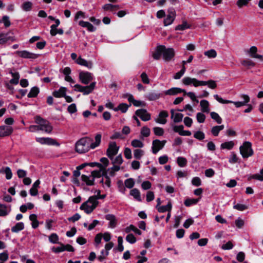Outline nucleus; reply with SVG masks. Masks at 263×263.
<instances>
[{"mask_svg":"<svg viewBox=\"0 0 263 263\" xmlns=\"http://www.w3.org/2000/svg\"><path fill=\"white\" fill-rule=\"evenodd\" d=\"M4 173L6 174V178L7 180L11 179L12 177V173L9 167L7 166L5 168Z\"/></svg>","mask_w":263,"mask_h":263,"instance_id":"obj_56","label":"nucleus"},{"mask_svg":"<svg viewBox=\"0 0 263 263\" xmlns=\"http://www.w3.org/2000/svg\"><path fill=\"white\" fill-rule=\"evenodd\" d=\"M159 118L156 120L157 123L164 124V110H162L159 114Z\"/></svg>","mask_w":263,"mask_h":263,"instance_id":"obj_58","label":"nucleus"},{"mask_svg":"<svg viewBox=\"0 0 263 263\" xmlns=\"http://www.w3.org/2000/svg\"><path fill=\"white\" fill-rule=\"evenodd\" d=\"M214 98L219 103L222 104L233 103L236 107H240L245 105L250 101V98L248 95H242L241 97L244 99L242 102H233L230 100H224L220 97L218 95H214Z\"/></svg>","mask_w":263,"mask_h":263,"instance_id":"obj_2","label":"nucleus"},{"mask_svg":"<svg viewBox=\"0 0 263 263\" xmlns=\"http://www.w3.org/2000/svg\"><path fill=\"white\" fill-rule=\"evenodd\" d=\"M91 177L90 176H88L85 175H82L81 176V180L85 183V184L87 186H91L95 185L94 179H90V178Z\"/></svg>","mask_w":263,"mask_h":263,"instance_id":"obj_27","label":"nucleus"},{"mask_svg":"<svg viewBox=\"0 0 263 263\" xmlns=\"http://www.w3.org/2000/svg\"><path fill=\"white\" fill-rule=\"evenodd\" d=\"M192 183L194 186H199L201 184V179L198 177H194L192 180Z\"/></svg>","mask_w":263,"mask_h":263,"instance_id":"obj_64","label":"nucleus"},{"mask_svg":"<svg viewBox=\"0 0 263 263\" xmlns=\"http://www.w3.org/2000/svg\"><path fill=\"white\" fill-rule=\"evenodd\" d=\"M32 4L30 2H26L22 4V9L25 11H29L31 9Z\"/></svg>","mask_w":263,"mask_h":263,"instance_id":"obj_49","label":"nucleus"},{"mask_svg":"<svg viewBox=\"0 0 263 263\" xmlns=\"http://www.w3.org/2000/svg\"><path fill=\"white\" fill-rule=\"evenodd\" d=\"M130 195L133 196L134 197V198L136 199L137 201H142V199L141 198L140 192L139 191V190H138L137 189L135 188V189H132L130 191Z\"/></svg>","mask_w":263,"mask_h":263,"instance_id":"obj_29","label":"nucleus"},{"mask_svg":"<svg viewBox=\"0 0 263 263\" xmlns=\"http://www.w3.org/2000/svg\"><path fill=\"white\" fill-rule=\"evenodd\" d=\"M141 135L145 137H147L149 136L150 134V129L146 126H144L142 128L141 130Z\"/></svg>","mask_w":263,"mask_h":263,"instance_id":"obj_57","label":"nucleus"},{"mask_svg":"<svg viewBox=\"0 0 263 263\" xmlns=\"http://www.w3.org/2000/svg\"><path fill=\"white\" fill-rule=\"evenodd\" d=\"M120 167L119 165H114L112 167L109 168V174L110 176L114 177L115 176V172H118L120 170Z\"/></svg>","mask_w":263,"mask_h":263,"instance_id":"obj_46","label":"nucleus"},{"mask_svg":"<svg viewBox=\"0 0 263 263\" xmlns=\"http://www.w3.org/2000/svg\"><path fill=\"white\" fill-rule=\"evenodd\" d=\"M191 25L189 24L187 22L183 21L182 24L178 25L175 28L176 30H184L186 29L190 28Z\"/></svg>","mask_w":263,"mask_h":263,"instance_id":"obj_36","label":"nucleus"},{"mask_svg":"<svg viewBox=\"0 0 263 263\" xmlns=\"http://www.w3.org/2000/svg\"><path fill=\"white\" fill-rule=\"evenodd\" d=\"M37 215L35 214H31L29 215V220L31 221L32 228L34 229H36L40 224V222L37 219Z\"/></svg>","mask_w":263,"mask_h":263,"instance_id":"obj_21","label":"nucleus"},{"mask_svg":"<svg viewBox=\"0 0 263 263\" xmlns=\"http://www.w3.org/2000/svg\"><path fill=\"white\" fill-rule=\"evenodd\" d=\"M8 214L7 206L5 204L0 203V216H6Z\"/></svg>","mask_w":263,"mask_h":263,"instance_id":"obj_48","label":"nucleus"},{"mask_svg":"<svg viewBox=\"0 0 263 263\" xmlns=\"http://www.w3.org/2000/svg\"><path fill=\"white\" fill-rule=\"evenodd\" d=\"M154 134L156 136H162L164 134V130L162 128L159 127H155L153 128Z\"/></svg>","mask_w":263,"mask_h":263,"instance_id":"obj_61","label":"nucleus"},{"mask_svg":"<svg viewBox=\"0 0 263 263\" xmlns=\"http://www.w3.org/2000/svg\"><path fill=\"white\" fill-rule=\"evenodd\" d=\"M196 118L199 123H203L205 119V116L202 112H198Z\"/></svg>","mask_w":263,"mask_h":263,"instance_id":"obj_62","label":"nucleus"},{"mask_svg":"<svg viewBox=\"0 0 263 263\" xmlns=\"http://www.w3.org/2000/svg\"><path fill=\"white\" fill-rule=\"evenodd\" d=\"M2 22L4 24V26L6 28H8L11 25L9 17L7 15L3 16L2 19L0 20V23Z\"/></svg>","mask_w":263,"mask_h":263,"instance_id":"obj_42","label":"nucleus"},{"mask_svg":"<svg viewBox=\"0 0 263 263\" xmlns=\"http://www.w3.org/2000/svg\"><path fill=\"white\" fill-rule=\"evenodd\" d=\"M194 137L199 140H202L205 138L204 134L201 131H197L194 134Z\"/></svg>","mask_w":263,"mask_h":263,"instance_id":"obj_55","label":"nucleus"},{"mask_svg":"<svg viewBox=\"0 0 263 263\" xmlns=\"http://www.w3.org/2000/svg\"><path fill=\"white\" fill-rule=\"evenodd\" d=\"M15 54L22 58L29 59H35L41 55L40 54L30 52L27 50H17L15 52Z\"/></svg>","mask_w":263,"mask_h":263,"instance_id":"obj_6","label":"nucleus"},{"mask_svg":"<svg viewBox=\"0 0 263 263\" xmlns=\"http://www.w3.org/2000/svg\"><path fill=\"white\" fill-rule=\"evenodd\" d=\"M198 201V199L188 198L184 201V204L186 206H189L191 205L196 204Z\"/></svg>","mask_w":263,"mask_h":263,"instance_id":"obj_51","label":"nucleus"},{"mask_svg":"<svg viewBox=\"0 0 263 263\" xmlns=\"http://www.w3.org/2000/svg\"><path fill=\"white\" fill-rule=\"evenodd\" d=\"M35 122L36 124H39L40 130L45 131L47 133H50L53 127L51 125L50 122L40 117V116H36L35 117Z\"/></svg>","mask_w":263,"mask_h":263,"instance_id":"obj_3","label":"nucleus"},{"mask_svg":"<svg viewBox=\"0 0 263 263\" xmlns=\"http://www.w3.org/2000/svg\"><path fill=\"white\" fill-rule=\"evenodd\" d=\"M234 146V143L232 141L226 142L222 143L220 145V147L222 149H231Z\"/></svg>","mask_w":263,"mask_h":263,"instance_id":"obj_35","label":"nucleus"},{"mask_svg":"<svg viewBox=\"0 0 263 263\" xmlns=\"http://www.w3.org/2000/svg\"><path fill=\"white\" fill-rule=\"evenodd\" d=\"M210 115L212 119L215 120L218 124L221 123L222 119L217 113L212 111L210 113Z\"/></svg>","mask_w":263,"mask_h":263,"instance_id":"obj_39","label":"nucleus"},{"mask_svg":"<svg viewBox=\"0 0 263 263\" xmlns=\"http://www.w3.org/2000/svg\"><path fill=\"white\" fill-rule=\"evenodd\" d=\"M105 219L109 221V226L110 228H114L116 227L117 220L114 215L107 214L105 215Z\"/></svg>","mask_w":263,"mask_h":263,"instance_id":"obj_20","label":"nucleus"},{"mask_svg":"<svg viewBox=\"0 0 263 263\" xmlns=\"http://www.w3.org/2000/svg\"><path fill=\"white\" fill-rule=\"evenodd\" d=\"M59 236L56 233H52L49 236V241L52 243L57 244L59 243Z\"/></svg>","mask_w":263,"mask_h":263,"instance_id":"obj_38","label":"nucleus"},{"mask_svg":"<svg viewBox=\"0 0 263 263\" xmlns=\"http://www.w3.org/2000/svg\"><path fill=\"white\" fill-rule=\"evenodd\" d=\"M16 40L15 36H10L9 33H0V45H4L8 41H11L14 42Z\"/></svg>","mask_w":263,"mask_h":263,"instance_id":"obj_14","label":"nucleus"},{"mask_svg":"<svg viewBox=\"0 0 263 263\" xmlns=\"http://www.w3.org/2000/svg\"><path fill=\"white\" fill-rule=\"evenodd\" d=\"M131 144L134 147H139V148H141L144 145L143 142L138 139L133 140L132 141Z\"/></svg>","mask_w":263,"mask_h":263,"instance_id":"obj_47","label":"nucleus"},{"mask_svg":"<svg viewBox=\"0 0 263 263\" xmlns=\"http://www.w3.org/2000/svg\"><path fill=\"white\" fill-rule=\"evenodd\" d=\"M126 240L131 244H133L136 242V238L133 234L130 233L126 237Z\"/></svg>","mask_w":263,"mask_h":263,"instance_id":"obj_50","label":"nucleus"},{"mask_svg":"<svg viewBox=\"0 0 263 263\" xmlns=\"http://www.w3.org/2000/svg\"><path fill=\"white\" fill-rule=\"evenodd\" d=\"M96 197V196H95L94 195L90 196L87 200V202L91 203L92 205L90 207V210H89V211H86V214H89L91 213L97 207L99 204V201Z\"/></svg>","mask_w":263,"mask_h":263,"instance_id":"obj_15","label":"nucleus"},{"mask_svg":"<svg viewBox=\"0 0 263 263\" xmlns=\"http://www.w3.org/2000/svg\"><path fill=\"white\" fill-rule=\"evenodd\" d=\"M200 105L201 108V111L203 112H209V102L206 100H202L200 102Z\"/></svg>","mask_w":263,"mask_h":263,"instance_id":"obj_26","label":"nucleus"},{"mask_svg":"<svg viewBox=\"0 0 263 263\" xmlns=\"http://www.w3.org/2000/svg\"><path fill=\"white\" fill-rule=\"evenodd\" d=\"M175 51L173 48H165V62L174 60Z\"/></svg>","mask_w":263,"mask_h":263,"instance_id":"obj_16","label":"nucleus"},{"mask_svg":"<svg viewBox=\"0 0 263 263\" xmlns=\"http://www.w3.org/2000/svg\"><path fill=\"white\" fill-rule=\"evenodd\" d=\"M146 97L150 101H154L159 98V95L154 92H151L146 95Z\"/></svg>","mask_w":263,"mask_h":263,"instance_id":"obj_40","label":"nucleus"},{"mask_svg":"<svg viewBox=\"0 0 263 263\" xmlns=\"http://www.w3.org/2000/svg\"><path fill=\"white\" fill-rule=\"evenodd\" d=\"M257 48L256 46H252L249 51L250 56L253 58H256L260 60H262L263 56L256 53Z\"/></svg>","mask_w":263,"mask_h":263,"instance_id":"obj_22","label":"nucleus"},{"mask_svg":"<svg viewBox=\"0 0 263 263\" xmlns=\"http://www.w3.org/2000/svg\"><path fill=\"white\" fill-rule=\"evenodd\" d=\"M176 16V11L173 8L168 9L167 14L165 15V26L173 23Z\"/></svg>","mask_w":263,"mask_h":263,"instance_id":"obj_9","label":"nucleus"},{"mask_svg":"<svg viewBox=\"0 0 263 263\" xmlns=\"http://www.w3.org/2000/svg\"><path fill=\"white\" fill-rule=\"evenodd\" d=\"M181 92L186 93V91L180 88L173 87L165 91V95L174 96Z\"/></svg>","mask_w":263,"mask_h":263,"instance_id":"obj_18","label":"nucleus"},{"mask_svg":"<svg viewBox=\"0 0 263 263\" xmlns=\"http://www.w3.org/2000/svg\"><path fill=\"white\" fill-rule=\"evenodd\" d=\"M182 83L185 85H190L193 84L195 87L200 86L201 84L203 83L201 82V81L198 80L195 78H192L189 77H184L182 80Z\"/></svg>","mask_w":263,"mask_h":263,"instance_id":"obj_8","label":"nucleus"},{"mask_svg":"<svg viewBox=\"0 0 263 263\" xmlns=\"http://www.w3.org/2000/svg\"><path fill=\"white\" fill-rule=\"evenodd\" d=\"M102 177H104L106 179L105 184L108 187H110L111 186V180L109 176L108 175L107 170H106V168L104 170V171H103V174H102Z\"/></svg>","mask_w":263,"mask_h":263,"instance_id":"obj_34","label":"nucleus"},{"mask_svg":"<svg viewBox=\"0 0 263 263\" xmlns=\"http://www.w3.org/2000/svg\"><path fill=\"white\" fill-rule=\"evenodd\" d=\"M117 185L119 191L122 193L124 194L126 191V189L123 181L121 180H118L117 181Z\"/></svg>","mask_w":263,"mask_h":263,"instance_id":"obj_53","label":"nucleus"},{"mask_svg":"<svg viewBox=\"0 0 263 263\" xmlns=\"http://www.w3.org/2000/svg\"><path fill=\"white\" fill-rule=\"evenodd\" d=\"M137 116L139 117L142 121H147L151 120V114L148 113L145 109H139L135 112Z\"/></svg>","mask_w":263,"mask_h":263,"instance_id":"obj_10","label":"nucleus"},{"mask_svg":"<svg viewBox=\"0 0 263 263\" xmlns=\"http://www.w3.org/2000/svg\"><path fill=\"white\" fill-rule=\"evenodd\" d=\"M224 127L223 125L213 126L211 129V133L214 136L217 137L219 132L224 129Z\"/></svg>","mask_w":263,"mask_h":263,"instance_id":"obj_30","label":"nucleus"},{"mask_svg":"<svg viewBox=\"0 0 263 263\" xmlns=\"http://www.w3.org/2000/svg\"><path fill=\"white\" fill-rule=\"evenodd\" d=\"M67 111L70 114H73L77 111L76 104L72 103L68 106Z\"/></svg>","mask_w":263,"mask_h":263,"instance_id":"obj_63","label":"nucleus"},{"mask_svg":"<svg viewBox=\"0 0 263 263\" xmlns=\"http://www.w3.org/2000/svg\"><path fill=\"white\" fill-rule=\"evenodd\" d=\"M124 184L126 187L132 189L134 186L135 181L133 178H128L125 180Z\"/></svg>","mask_w":263,"mask_h":263,"instance_id":"obj_45","label":"nucleus"},{"mask_svg":"<svg viewBox=\"0 0 263 263\" xmlns=\"http://www.w3.org/2000/svg\"><path fill=\"white\" fill-rule=\"evenodd\" d=\"M143 151L140 149H136L134 151V158L136 159H140L143 155Z\"/></svg>","mask_w":263,"mask_h":263,"instance_id":"obj_43","label":"nucleus"},{"mask_svg":"<svg viewBox=\"0 0 263 263\" xmlns=\"http://www.w3.org/2000/svg\"><path fill=\"white\" fill-rule=\"evenodd\" d=\"M24 229V224L23 222L16 223V224L11 228V231L13 233H18Z\"/></svg>","mask_w":263,"mask_h":263,"instance_id":"obj_32","label":"nucleus"},{"mask_svg":"<svg viewBox=\"0 0 263 263\" xmlns=\"http://www.w3.org/2000/svg\"><path fill=\"white\" fill-rule=\"evenodd\" d=\"M242 65L249 68L255 65L254 63L250 60H245L241 62Z\"/></svg>","mask_w":263,"mask_h":263,"instance_id":"obj_52","label":"nucleus"},{"mask_svg":"<svg viewBox=\"0 0 263 263\" xmlns=\"http://www.w3.org/2000/svg\"><path fill=\"white\" fill-rule=\"evenodd\" d=\"M130 105H131V104L128 105L126 103H122L119 104V105L118 106V107L114 109V110L115 111L120 110L122 113H125L127 111L128 107Z\"/></svg>","mask_w":263,"mask_h":263,"instance_id":"obj_28","label":"nucleus"},{"mask_svg":"<svg viewBox=\"0 0 263 263\" xmlns=\"http://www.w3.org/2000/svg\"><path fill=\"white\" fill-rule=\"evenodd\" d=\"M164 58V45L158 46L153 53V57L155 60H159L161 56Z\"/></svg>","mask_w":263,"mask_h":263,"instance_id":"obj_12","label":"nucleus"},{"mask_svg":"<svg viewBox=\"0 0 263 263\" xmlns=\"http://www.w3.org/2000/svg\"><path fill=\"white\" fill-rule=\"evenodd\" d=\"M76 62L77 64L80 65L84 66L89 69H91L92 67V63L91 62H88L86 60L82 58L81 57H79L77 59Z\"/></svg>","mask_w":263,"mask_h":263,"instance_id":"obj_19","label":"nucleus"},{"mask_svg":"<svg viewBox=\"0 0 263 263\" xmlns=\"http://www.w3.org/2000/svg\"><path fill=\"white\" fill-rule=\"evenodd\" d=\"M118 250L121 252L124 250V247L123 246V238L121 236H119L118 238Z\"/></svg>","mask_w":263,"mask_h":263,"instance_id":"obj_54","label":"nucleus"},{"mask_svg":"<svg viewBox=\"0 0 263 263\" xmlns=\"http://www.w3.org/2000/svg\"><path fill=\"white\" fill-rule=\"evenodd\" d=\"M204 54L209 58H214L217 56L216 51L214 49H211L205 51Z\"/></svg>","mask_w":263,"mask_h":263,"instance_id":"obj_44","label":"nucleus"},{"mask_svg":"<svg viewBox=\"0 0 263 263\" xmlns=\"http://www.w3.org/2000/svg\"><path fill=\"white\" fill-rule=\"evenodd\" d=\"M58 244H59L61 246L57 247H53L51 248L52 251L55 253H59L60 252L64 251V244L61 242H59Z\"/></svg>","mask_w":263,"mask_h":263,"instance_id":"obj_41","label":"nucleus"},{"mask_svg":"<svg viewBox=\"0 0 263 263\" xmlns=\"http://www.w3.org/2000/svg\"><path fill=\"white\" fill-rule=\"evenodd\" d=\"M13 131L12 127L6 125L0 126V138L10 135Z\"/></svg>","mask_w":263,"mask_h":263,"instance_id":"obj_13","label":"nucleus"},{"mask_svg":"<svg viewBox=\"0 0 263 263\" xmlns=\"http://www.w3.org/2000/svg\"><path fill=\"white\" fill-rule=\"evenodd\" d=\"M251 146L250 142L246 141L240 147V153L243 158H248L253 155L254 152Z\"/></svg>","mask_w":263,"mask_h":263,"instance_id":"obj_4","label":"nucleus"},{"mask_svg":"<svg viewBox=\"0 0 263 263\" xmlns=\"http://www.w3.org/2000/svg\"><path fill=\"white\" fill-rule=\"evenodd\" d=\"M201 82L203 83V84H201L200 86L208 85V87L211 89H215L217 87V84L215 81L210 80L208 81H201Z\"/></svg>","mask_w":263,"mask_h":263,"instance_id":"obj_33","label":"nucleus"},{"mask_svg":"<svg viewBox=\"0 0 263 263\" xmlns=\"http://www.w3.org/2000/svg\"><path fill=\"white\" fill-rule=\"evenodd\" d=\"M10 73L12 75V77H13L12 79H11L9 83L12 84L16 85L19 82V79H20V74L18 72H11Z\"/></svg>","mask_w":263,"mask_h":263,"instance_id":"obj_31","label":"nucleus"},{"mask_svg":"<svg viewBox=\"0 0 263 263\" xmlns=\"http://www.w3.org/2000/svg\"><path fill=\"white\" fill-rule=\"evenodd\" d=\"M40 88L37 86L32 87L28 93L27 97L29 98H35L40 93Z\"/></svg>","mask_w":263,"mask_h":263,"instance_id":"obj_25","label":"nucleus"},{"mask_svg":"<svg viewBox=\"0 0 263 263\" xmlns=\"http://www.w3.org/2000/svg\"><path fill=\"white\" fill-rule=\"evenodd\" d=\"M67 88L65 87H61L58 90H55L52 92V95L55 98H62L65 96Z\"/></svg>","mask_w":263,"mask_h":263,"instance_id":"obj_17","label":"nucleus"},{"mask_svg":"<svg viewBox=\"0 0 263 263\" xmlns=\"http://www.w3.org/2000/svg\"><path fill=\"white\" fill-rule=\"evenodd\" d=\"M164 145V140L162 141L156 139L153 141L152 152L154 154H156L161 149Z\"/></svg>","mask_w":263,"mask_h":263,"instance_id":"obj_11","label":"nucleus"},{"mask_svg":"<svg viewBox=\"0 0 263 263\" xmlns=\"http://www.w3.org/2000/svg\"><path fill=\"white\" fill-rule=\"evenodd\" d=\"M102 135L97 134L95 137V142H92L93 139L85 137L79 139L75 144V150L80 154L88 152L90 149H95L101 143Z\"/></svg>","mask_w":263,"mask_h":263,"instance_id":"obj_1","label":"nucleus"},{"mask_svg":"<svg viewBox=\"0 0 263 263\" xmlns=\"http://www.w3.org/2000/svg\"><path fill=\"white\" fill-rule=\"evenodd\" d=\"M123 158L121 154L117 156L114 160H112V163L115 165V164H121L123 163Z\"/></svg>","mask_w":263,"mask_h":263,"instance_id":"obj_60","label":"nucleus"},{"mask_svg":"<svg viewBox=\"0 0 263 263\" xmlns=\"http://www.w3.org/2000/svg\"><path fill=\"white\" fill-rule=\"evenodd\" d=\"M177 163L180 167H184L186 165L187 160L185 158L178 157L177 158Z\"/></svg>","mask_w":263,"mask_h":263,"instance_id":"obj_59","label":"nucleus"},{"mask_svg":"<svg viewBox=\"0 0 263 263\" xmlns=\"http://www.w3.org/2000/svg\"><path fill=\"white\" fill-rule=\"evenodd\" d=\"M79 78L81 83L85 85L88 84L93 80L92 74L88 71H81Z\"/></svg>","mask_w":263,"mask_h":263,"instance_id":"obj_7","label":"nucleus"},{"mask_svg":"<svg viewBox=\"0 0 263 263\" xmlns=\"http://www.w3.org/2000/svg\"><path fill=\"white\" fill-rule=\"evenodd\" d=\"M45 144L48 145H56L58 146L60 145V143H59L55 139L49 137L46 138Z\"/></svg>","mask_w":263,"mask_h":263,"instance_id":"obj_37","label":"nucleus"},{"mask_svg":"<svg viewBox=\"0 0 263 263\" xmlns=\"http://www.w3.org/2000/svg\"><path fill=\"white\" fill-rule=\"evenodd\" d=\"M183 117V114L179 112H175L173 110L171 111V118L173 119L174 122L178 123L181 122Z\"/></svg>","mask_w":263,"mask_h":263,"instance_id":"obj_23","label":"nucleus"},{"mask_svg":"<svg viewBox=\"0 0 263 263\" xmlns=\"http://www.w3.org/2000/svg\"><path fill=\"white\" fill-rule=\"evenodd\" d=\"M119 149V147L117 146L115 142H110L106 151V155L111 160H112L114 156L118 154Z\"/></svg>","mask_w":263,"mask_h":263,"instance_id":"obj_5","label":"nucleus"},{"mask_svg":"<svg viewBox=\"0 0 263 263\" xmlns=\"http://www.w3.org/2000/svg\"><path fill=\"white\" fill-rule=\"evenodd\" d=\"M105 169V167L104 168H100L99 170H94L91 172L90 176L92 177V179L95 180V178H99L102 177V174H103V171Z\"/></svg>","mask_w":263,"mask_h":263,"instance_id":"obj_24","label":"nucleus"}]
</instances>
